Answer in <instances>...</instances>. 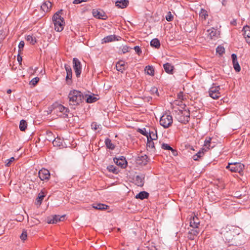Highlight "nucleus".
<instances>
[{"instance_id": "7ed1b4c3", "label": "nucleus", "mask_w": 250, "mask_h": 250, "mask_svg": "<svg viewBox=\"0 0 250 250\" xmlns=\"http://www.w3.org/2000/svg\"><path fill=\"white\" fill-rule=\"evenodd\" d=\"M137 131L144 136L147 141H155L157 139V131L155 129L138 128Z\"/></svg>"}, {"instance_id": "4c0bfd02", "label": "nucleus", "mask_w": 250, "mask_h": 250, "mask_svg": "<svg viewBox=\"0 0 250 250\" xmlns=\"http://www.w3.org/2000/svg\"><path fill=\"white\" fill-rule=\"evenodd\" d=\"M97 98L94 96L89 95L86 98L87 103H92L97 101Z\"/></svg>"}, {"instance_id": "2f4dec72", "label": "nucleus", "mask_w": 250, "mask_h": 250, "mask_svg": "<svg viewBox=\"0 0 250 250\" xmlns=\"http://www.w3.org/2000/svg\"><path fill=\"white\" fill-rule=\"evenodd\" d=\"M205 150V148H203L202 150H200L198 152H197L196 154L192 156V158L194 161H198L199 159L202 157L204 155L203 150Z\"/></svg>"}, {"instance_id": "49530a36", "label": "nucleus", "mask_w": 250, "mask_h": 250, "mask_svg": "<svg viewBox=\"0 0 250 250\" xmlns=\"http://www.w3.org/2000/svg\"><path fill=\"white\" fill-rule=\"evenodd\" d=\"M132 48L127 46V45L123 46L122 48V51L123 53L125 54V53L128 52Z\"/></svg>"}, {"instance_id": "58836bf2", "label": "nucleus", "mask_w": 250, "mask_h": 250, "mask_svg": "<svg viewBox=\"0 0 250 250\" xmlns=\"http://www.w3.org/2000/svg\"><path fill=\"white\" fill-rule=\"evenodd\" d=\"M146 148L147 150H152L155 148L154 142H147Z\"/></svg>"}, {"instance_id": "0e129e2a", "label": "nucleus", "mask_w": 250, "mask_h": 250, "mask_svg": "<svg viewBox=\"0 0 250 250\" xmlns=\"http://www.w3.org/2000/svg\"><path fill=\"white\" fill-rule=\"evenodd\" d=\"M105 141H110V140L109 139H108V138H106V139H105Z\"/></svg>"}, {"instance_id": "a211bd4d", "label": "nucleus", "mask_w": 250, "mask_h": 250, "mask_svg": "<svg viewBox=\"0 0 250 250\" xmlns=\"http://www.w3.org/2000/svg\"><path fill=\"white\" fill-rule=\"evenodd\" d=\"M243 35L246 39V42L250 44V27L246 25L243 29Z\"/></svg>"}, {"instance_id": "0eeeda50", "label": "nucleus", "mask_w": 250, "mask_h": 250, "mask_svg": "<svg viewBox=\"0 0 250 250\" xmlns=\"http://www.w3.org/2000/svg\"><path fill=\"white\" fill-rule=\"evenodd\" d=\"M231 172L240 173L244 168V165L240 163H230L226 167Z\"/></svg>"}, {"instance_id": "338daca9", "label": "nucleus", "mask_w": 250, "mask_h": 250, "mask_svg": "<svg viewBox=\"0 0 250 250\" xmlns=\"http://www.w3.org/2000/svg\"><path fill=\"white\" fill-rule=\"evenodd\" d=\"M37 143H40V141L36 142V144Z\"/></svg>"}, {"instance_id": "ea45409f", "label": "nucleus", "mask_w": 250, "mask_h": 250, "mask_svg": "<svg viewBox=\"0 0 250 250\" xmlns=\"http://www.w3.org/2000/svg\"><path fill=\"white\" fill-rule=\"evenodd\" d=\"M27 237V230L25 229H23L22 230V233L21 234L20 236V238L22 241H25L26 240Z\"/></svg>"}, {"instance_id": "b1692460", "label": "nucleus", "mask_w": 250, "mask_h": 250, "mask_svg": "<svg viewBox=\"0 0 250 250\" xmlns=\"http://www.w3.org/2000/svg\"><path fill=\"white\" fill-rule=\"evenodd\" d=\"M92 207L96 209L101 210H105L108 208L109 207L107 205L102 203H96L92 205Z\"/></svg>"}, {"instance_id": "c756f323", "label": "nucleus", "mask_w": 250, "mask_h": 250, "mask_svg": "<svg viewBox=\"0 0 250 250\" xmlns=\"http://www.w3.org/2000/svg\"><path fill=\"white\" fill-rule=\"evenodd\" d=\"M149 194L146 191H141L139 193L136 195V198H139L140 199H144L147 198L148 197Z\"/></svg>"}, {"instance_id": "bf43d9fd", "label": "nucleus", "mask_w": 250, "mask_h": 250, "mask_svg": "<svg viewBox=\"0 0 250 250\" xmlns=\"http://www.w3.org/2000/svg\"><path fill=\"white\" fill-rule=\"evenodd\" d=\"M17 60H18V62H21V61H22V58L19 54L18 56Z\"/></svg>"}, {"instance_id": "c03bdc74", "label": "nucleus", "mask_w": 250, "mask_h": 250, "mask_svg": "<svg viewBox=\"0 0 250 250\" xmlns=\"http://www.w3.org/2000/svg\"><path fill=\"white\" fill-rule=\"evenodd\" d=\"M166 19L168 21H171L173 19V16L170 12H168L166 16Z\"/></svg>"}, {"instance_id": "e2e57ef3", "label": "nucleus", "mask_w": 250, "mask_h": 250, "mask_svg": "<svg viewBox=\"0 0 250 250\" xmlns=\"http://www.w3.org/2000/svg\"><path fill=\"white\" fill-rule=\"evenodd\" d=\"M226 2V0H223V2H222V4L225 5V2Z\"/></svg>"}, {"instance_id": "c85d7f7f", "label": "nucleus", "mask_w": 250, "mask_h": 250, "mask_svg": "<svg viewBox=\"0 0 250 250\" xmlns=\"http://www.w3.org/2000/svg\"><path fill=\"white\" fill-rule=\"evenodd\" d=\"M116 39L115 35H109L104 37L102 40V43H107L115 41Z\"/></svg>"}, {"instance_id": "69168bd1", "label": "nucleus", "mask_w": 250, "mask_h": 250, "mask_svg": "<svg viewBox=\"0 0 250 250\" xmlns=\"http://www.w3.org/2000/svg\"><path fill=\"white\" fill-rule=\"evenodd\" d=\"M210 140H211V138H209V140H207V139L206 138V139H205V141H210Z\"/></svg>"}, {"instance_id": "13d9d810", "label": "nucleus", "mask_w": 250, "mask_h": 250, "mask_svg": "<svg viewBox=\"0 0 250 250\" xmlns=\"http://www.w3.org/2000/svg\"><path fill=\"white\" fill-rule=\"evenodd\" d=\"M230 23L231 25H236L237 23L236 21L235 20H233L232 21L230 22Z\"/></svg>"}, {"instance_id": "79ce46f5", "label": "nucleus", "mask_w": 250, "mask_h": 250, "mask_svg": "<svg viewBox=\"0 0 250 250\" xmlns=\"http://www.w3.org/2000/svg\"><path fill=\"white\" fill-rule=\"evenodd\" d=\"M15 158L14 157H11L10 159H7L5 161V166L9 167L11 165L12 163L15 161Z\"/></svg>"}, {"instance_id": "dca6fc26", "label": "nucleus", "mask_w": 250, "mask_h": 250, "mask_svg": "<svg viewBox=\"0 0 250 250\" xmlns=\"http://www.w3.org/2000/svg\"><path fill=\"white\" fill-rule=\"evenodd\" d=\"M64 218V215L60 216V215H55L52 218L47 219V223L48 224H56L58 222L62 221Z\"/></svg>"}, {"instance_id": "1a4fd4ad", "label": "nucleus", "mask_w": 250, "mask_h": 250, "mask_svg": "<svg viewBox=\"0 0 250 250\" xmlns=\"http://www.w3.org/2000/svg\"><path fill=\"white\" fill-rule=\"evenodd\" d=\"M64 68L66 71V76L65 78L66 82L67 84H68V85H70L72 83V72L71 67L70 65L65 64L64 65Z\"/></svg>"}, {"instance_id": "5701e85b", "label": "nucleus", "mask_w": 250, "mask_h": 250, "mask_svg": "<svg viewBox=\"0 0 250 250\" xmlns=\"http://www.w3.org/2000/svg\"><path fill=\"white\" fill-rule=\"evenodd\" d=\"M128 3L129 1L128 0H117L115 2V5L118 8H124L128 5Z\"/></svg>"}, {"instance_id": "4d7b16f0", "label": "nucleus", "mask_w": 250, "mask_h": 250, "mask_svg": "<svg viewBox=\"0 0 250 250\" xmlns=\"http://www.w3.org/2000/svg\"><path fill=\"white\" fill-rule=\"evenodd\" d=\"M170 150L172 151V154L174 156H177V152L176 150L173 149V148H172V149H171Z\"/></svg>"}, {"instance_id": "f8f14e48", "label": "nucleus", "mask_w": 250, "mask_h": 250, "mask_svg": "<svg viewBox=\"0 0 250 250\" xmlns=\"http://www.w3.org/2000/svg\"><path fill=\"white\" fill-rule=\"evenodd\" d=\"M39 177L42 181L48 180L50 177V174L48 170L42 168L39 171Z\"/></svg>"}, {"instance_id": "9b49d317", "label": "nucleus", "mask_w": 250, "mask_h": 250, "mask_svg": "<svg viewBox=\"0 0 250 250\" xmlns=\"http://www.w3.org/2000/svg\"><path fill=\"white\" fill-rule=\"evenodd\" d=\"M148 162V158L147 156L146 155L138 156L136 159V164L141 166L146 165Z\"/></svg>"}, {"instance_id": "20e7f679", "label": "nucleus", "mask_w": 250, "mask_h": 250, "mask_svg": "<svg viewBox=\"0 0 250 250\" xmlns=\"http://www.w3.org/2000/svg\"><path fill=\"white\" fill-rule=\"evenodd\" d=\"M190 112L188 109L179 110L176 115V118L179 122L187 124L189 122L190 119Z\"/></svg>"}, {"instance_id": "2eb2a0df", "label": "nucleus", "mask_w": 250, "mask_h": 250, "mask_svg": "<svg viewBox=\"0 0 250 250\" xmlns=\"http://www.w3.org/2000/svg\"><path fill=\"white\" fill-rule=\"evenodd\" d=\"M93 16L97 19L106 20L107 16L105 15V13L102 11H99L96 9H93L92 11Z\"/></svg>"}, {"instance_id": "a878e982", "label": "nucleus", "mask_w": 250, "mask_h": 250, "mask_svg": "<svg viewBox=\"0 0 250 250\" xmlns=\"http://www.w3.org/2000/svg\"><path fill=\"white\" fill-rule=\"evenodd\" d=\"M114 161L117 165L120 166L123 168L125 167L127 165V162L125 159H116V160L114 159Z\"/></svg>"}, {"instance_id": "412c9836", "label": "nucleus", "mask_w": 250, "mask_h": 250, "mask_svg": "<svg viewBox=\"0 0 250 250\" xmlns=\"http://www.w3.org/2000/svg\"><path fill=\"white\" fill-rule=\"evenodd\" d=\"M207 32L208 33V36L211 39L214 38H218V36L219 35V32L217 31V30L214 28H212L208 30Z\"/></svg>"}, {"instance_id": "5fc2aeb1", "label": "nucleus", "mask_w": 250, "mask_h": 250, "mask_svg": "<svg viewBox=\"0 0 250 250\" xmlns=\"http://www.w3.org/2000/svg\"><path fill=\"white\" fill-rule=\"evenodd\" d=\"M204 146L206 147H207L208 149H209V147H211V142H204ZM214 147V146H211V147L213 148Z\"/></svg>"}, {"instance_id": "f03ea898", "label": "nucleus", "mask_w": 250, "mask_h": 250, "mask_svg": "<svg viewBox=\"0 0 250 250\" xmlns=\"http://www.w3.org/2000/svg\"><path fill=\"white\" fill-rule=\"evenodd\" d=\"M62 10L57 12L53 16L52 20L54 24L55 30L57 32L62 31L64 28L65 22L64 19L61 16Z\"/></svg>"}, {"instance_id": "bb28decb", "label": "nucleus", "mask_w": 250, "mask_h": 250, "mask_svg": "<svg viewBox=\"0 0 250 250\" xmlns=\"http://www.w3.org/2000/svg\"><path fill=\"white\" fill-rule=\"evenodd\" d=\"M57 109L59 112L63 113L64 115L67 116V114L69 111L68 108L64 107L62 104H59L57 106Z\"/></svg>"}, {"instance_id": "6e6d98bb", "label": "nucleus", "mask_w": 250, "mask_h": 250, "mask_svg": "<svg viewBox=\"0 0 250 250\" xmlns=\"http://www.w3.org/2000/svg\"><path fill=\"white\" fill-rule=\"evenodd\" d=\"M3 31L0 30V42H1L4 39V35H3Z\"/></svg>"}, {"instance_id": "72a5a7b5", "label": "nucleus", "mask_w": 250, "mask_h": 250, "mask_svg": "<svg viewBox=\"0 0 250 250\" xmlns=\"http://www.w3.org/2000/svg\"><path fill=\"white\" fill-rule=\"evenodd\" d=\"M199 16L201 18L205 20L208 17L207 11L203 8H202L200 11Z\"/></svg>"}, {"instance_id": "4468645a", "label": "nucleus", "mask_w": 250, "mask_h": 250, "mask_svg": "<svg viewBox=\"0 0 250 250\" xmlns=\"http://www.w3.org/2000/svg\"><path fill=\"white\" fill-rule=\"evenodd\" d=\"M145 175L143 174L137 175L134 179L135 184L138 187H143L145 183Z\"/></svg>"}, {"instance_id": "393cba45", "label": "nucleus", "mask_w": 250, "mask_h": 250, "mask_svg": "<svg viewBox=\"0 0 250 250\" xmlns=\"http://www.w3.org/2000/svg\"><path fill=\"white\" fill-rule=\"evenodd\" d=\"M165 71L168 74H172L173 72L174 66L170 63L167 62L163 65Z\"/></svg>"}, {"instance_id": "8fccbe9b", "label": "nucleus", "mask_w": 250, "mask_h": 250, "mask_svg": "<svg viewBox=\"0 0 250 250\" xmlns=\"http://www.w3.org/2000/svg\"><path fill=\"white\" fill-rule=\"evenodd\" d=\"M134 49L136 53L138 55H140L142 53V50L141 48L139 46H135L134 47Z\"/></svg>"}, {"instance_id": "a19ab883", "label": "nucleus", "mask_w": 250, "mask_h": 250, "mask_svg": "<svg viewBox=\"0 0 250 250\" xmlns=\"http://www.w3.org/2000/svg\"><path fill=\"white\" fill-rule=\"evenodd\" d=\"M216 52L219 53L220 55H222L225 53V48L222 46H218L216 48Z\"/></svg>"}, {"instance_id": "de8ad7c7", "label": "nucleus", "mask_w": 250, "mask_h": 250, "mask_svg": "<svg viewBox=\"0 0 250 250\" xmlns=\"http://www.w3.org/2000/svg\"><path fill=\"white\" fill-rule=\"evenodd\" d=\"M91 128H92V129H93L94 130H97L98 128H99V127L101 126V125H98L95 122H93L91 124Z\"/></svg>"}, {"instance_id": "680f3d73", "label": "nucleus", "mask_w": 250, "mask_h": 250, "mask_svg": "<svg viewBox=\"0 0 250 250\" xmlns=\"http://www.w3.org/2000/svg\"><path fill=\"white\" fill-rule=\"evenodd\" d=\"M11 92H12V91H11V89H8V90H7V93H8V94H10V93H11Z\"/></svg>"}, {"instance_id": "f704fd0d", "label": "nucleus", "mask_w": 250, "mask_h": 250, "mask_svg": "<svg viewBox=\"0 0 250 250\" xmlns=\"http://www.w3.org/2000/svg\"><path fill=\"white\" fill-rule=\"evenodd\" d=\"M27 124L26 121L24 120H21L19 125L20 130L21 131H24L27 127Z\"/></svg>"}, {"instance_id": "9d476101", "label": "nucleus", "mask_w": 250, "mask_h": 250, "mask_svg": "<svg viewBox=\"0 0 250 250\" xmlns=\"http://www.w3.org/2000/svg\"><path fill=\"white\" fill-rule=\"evenodd\" d=\"M53 145V146L55 147H57L59 148H66L67 147H75L74 144H71V142H67L68 144H66L65 142H52Z\"/></svg>"}, {"instance_id": "6e6552de", "label": "nucleus", "mask_w": 250, "mask_h": 250, "mask_svg": "<svg viewBox=\"0 0 250 250\" xmlns=\"http://www.w3.org/2000/svg\"><path fill=\"white\" fill-rule=\"evenodd\" d=\"M73 69L77 78L80 77L82 72V65L80 61L76 58L73 59Z\"/></svg>"}, {"instance_id": "f3484780", "label": "nucleus", "mask_w": 250, "mask_h": 250, "mask_svg": "<svg viewBox=\"0 0 250 250\" xmlns=\"http://www.w3.org/2000/svg\"><path fill=\"white\" fill-rule=\"evenodd\" d=\"M190 227L192 228H199L200 222L199 218L195 215L190 219Z\"/></svg>"}, {"instance_id": "3c124183", "label": "nucleus", "mask_w": 250, "mask_h": 250, "mask_svg": "<svg viewBox=\"0 0 250 250\" xmlns=\"http://www.w3.org/2000/svg\"><path fill=\"white\" fill-rule=\"evenodd\" d=\"M24 46V42L23 41H21L19 44V52L21 51Z\"/></svg>"}, {"instance_id": "f257e3e1", "label": "nucleus", "mask_w": 250, "mask_h": 250, "mask_svg": "<svg viewBox=\"0 0 250 250\" xmlns=\"http://www.w3.org/2000/svg\"><path fill=\"white\" fill-rule=\"evenodd\" d=\"M68 98L69 105L74 106L79 105L84 99L83 94L77 90H71L68 94Z\"/></svg>"}, {"instance_id": "39448f33", "label": "nucleus", "mask_w": 250, "mask_h": 250, "mask_svg": "<svg viewBox=\"0 0 250 250\" xmlns=\"http://www.w3.org/2000/svg\"><path fill=\"white\" fill-rule=\"evenodd\" d=\"M173 123V118L171 115L167 113L164 114L160 119V124L164 128H168Z\"/></svg>"}, {"instance_id": "4be33fe9", "label": "nucleus", "mask_w": 250, "mask_h": 250, "mask_svg": "<svg viewBox=\"0 0 250 250\" xmlns=\"http://www.w3.org/2000/svg\"><path fill=\"white\" fill-rule=\"evenodd\" d=\"M52 7V3L49 1L44 2L41 6V9L44 12L49 11Z\"/></svg>"}, {"instance_id": "052dcab7", "label": "nucleus", "mask_w": 250, "mask_h": 250, "mask_svg": "<svg viewBox=\"0 0 250 250\" xmlns=\"http://www.w3.org/2000/svg\"><path fill=\"white\" fill-rule=\"evenodd\" d=\"M174 102H175V104H177V105H180V104H179V102H180V101H177V100H176Z\"/></svg>"}, {"instance_id": "603ef678", "label": "nucleus", "mask_w": 250, "mask_h": 250, "mask_svg": "<svg viewBox=\"0 0 250 250\" xmlns=\"http://www.w3.org/2000/svg\"><path fill=\"white\" fill-rule=\"evenodd\" d=\"M177 99L179 100L182 101L184 100V94L182 92H180L177 94ZM180 102H182V101H180Z\"/></svg>"}, {"instance_id": "cd10ccee", "label": "nucleus", "mask_w": 250, "mask_h": 250, "mask_svg": "<svg viewBox=\"0 0 250 250\" xmlns=\"http://www.w3.org/2000/svg\"><path fill=\"white\" fill-rule=\"evenodd\" d=\"M145 71L147 75L151 76L154 75V68L152 66L147 65L146 66Z\"/></svg>"}, {"instance_id": "423d86ee", "label": "nucleus", "mask_w": 250, "mask_h": 250, "mask_svg": "<svg viewBox=\"0 0 250 250\" xmlns=\"http://www.w3.org/2000/svg\"><path fill=\"white\" fill-rule=\"evenodd\" d=\"M220 90V86L219 85H215L213 83L208 91L209 96L213 99H218L221 97Z\"/></svg>"}, {"instance_id": "864d4df0", "label": "nucleus", "mask_w": 250, "mask_h": 250, "mask_svg": "<svg viewBox=\"0 0 250 250\" xmlns=\"http://www.w3.org/2000/svg\"><path fill=\"white\" fill-rule=\"evenodd\" d=\"M150 92L152 94L156 93V94H157V96L159 95L158 93V89H157V88L156 87H152L151 89H150Z\"/></svg>"}, {"instance_id": "7c9ffc66", "label": "nucleus", "mask_w": 250, "mask_h": 250, "mask_svg": "<svg viewBox=\"0 0 250 250\" xmlns=\"http://www.w3.org/2000/svg\"><path fill=\"white\" fill-rule=\"evenodd\" d=\"M150 45L156 48H159L160 47V42L158 39L155 38L151 41Z\"/></svg>"}, {"instance_id": "473e14b6", "label": "nucleus", "mask_w": 250, "mask_h": 250, "mask_svg": "<svg viewBox=\"0 0 250 250\" xmlns=\"http://www.w3.org/2000/svg\"><path fill=\"white\" fill-rule=\"evenodd\" d=\"M44 196H45V193H44V191L42 190L39 193L38 197L37 198V201L38 204H41L42 203V202L43 200Z\"/></svg>"}, {"instance_id": "aec40b11", "label": "nucleus", "mask_w": 250, "mask_h": 250, "mask_svg": "<svg viewBox=\"0 0 250 250\" xmlns=\"http://www.w3.org/2000/svg\"><path fill=\"white\" fill-rule=\"evenodd\" d=\"M231 58L234 69L236 72H239L241 68L237 60V55L235 54H232L231 55Z\"/></svg>"}, {"instance_id": "37998d69", "label": "nucleus", "mask_w": 250, "mask_h": 250, "mask_svg": "<svg viewBox=\"0 0 250 250\" xmlns=\"http://www.w3.org/2000/svg\"><path fill=\"white\" fill-rule=\"evenodd\" d=\"M106 147L111 150L115 148V145L113 144L111 142H105Z\"/></svg>"}, {"instance_id": "6ab92c4d", "label": "nucleus", "mask_w": 250, "mask_h": 250, "mask_svg": "<svg viewBox=\"0 0 250 250\" xmlns=\"http://www.w3.org/2000/svg\"><path fill=\"white\" fill-rule=\"evenodd\" d=\"M116 67L117 71L123 73L126 69V63L123 61H119L116 64Z\"/></svg>"}, {"instance_id": "e433bc0d", "label": "nucleus", "mask_w": 250, "mask_h": 250, "mask_svg": "<svg viewBox=\"0 0 250 250\" xmlns=\"http://www.w3.org/2000/svg\"><path fill=\"white\" fill-rule=\"evenodd\" d=\"M107 169L109 172H112V173L116 174L118 173V169L114 165H109L107 166Z\"/></svg>"}, {"instance_id": "ddd939ff", "label": "nucleus", "mask_w": 250, "mask_h": 250, "mask_svg": "<svg viewBox=\"0 0 250 250\" xmlns=\"http://www.w3.org/2000/svg\"><path fill=\"white\" fill-rule=\"evenodd\" d=\"M200 232L199 228H192L188 233L187 237L188 239L193 240Z\"/></svg>"}, {"instance_id": "a18cd8bd", "label": "nucleus", "mask_w": 250, "mask_h": 250, "mask_svg": "<svg viewBox=\"0 0 250 250\" xmlns=\"http://www.w3.org/2000/svg\"><path fill=\"white\" fill-rule=\"evenodd\" d=\"M39 81V78L38 77H35L32 79V80L30 82V84L35 86L37 84Z\"/></svg>"}, {"instance_id": "c9c22d12", "label": "nucleus", "mask_w": 250, "mask_h": 250, "mask_svg": "<svg viewBox=\"0 0 250 250\" xmlns=\"http://www.w3.org/2000/svg\"><path fill=\"white\" fill-rule=\"evenodd\" d=\"M26 39L32 44H35L37 42L36 38L31 35H28Z\"/></svg>"}, {"instance_id": "09e8293b", "label": "nucleus", "mask_w": 250, "mask_h": 250, "mask_svg": "<svg viewBox=\"0 0 250 250\" xmlns=\"http://www.w3.org/2000/svg\"><path fill=\"white\" fill-rule=\"evenodd\" d=\"M162 148L165 150H171L172 148L168 144L163 143L162 145Z\"/></svg>"}]
</instances>
